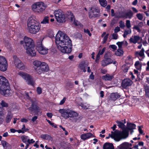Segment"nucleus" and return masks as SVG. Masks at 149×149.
<instances>
[{"label": "nucleus", "instance_id": "f257e3e1", "mask_svg": "<svg viewBox=\"0 0 149 149\" xmlns=\"http://www.w3.org/2000/svg\"><path fill=\"white\" fill-rule=\"evenodd\" d=\"M55 40L58 49L61 52L69 54L72 52L71 40L64 33L59 31L56 36Z\"/></svg>", "mask_w": 149, "mask_h": 149}, {"label": "nucleus", "instance_id": "f03ea898", "mask_svg": "<svg viewBox=\"0 0 149 149\" xmlns=\"http://www.w3.org/2000/svg\"><path fill=\"white\" fill-rule=\"evenodd\" d=\"M116 123L119 127L120 128L123 130L120 131L116 130L114 132H111L112 136L117 141L127 138L129 135V131L126 128L125 125L118 121H116Z\"/></svg>", "mask_w": 149, "mask_h": 149}, {"label": "nucleus", "instance_id": "7ed1b4c3", "mask_svg": "<svg viewBox=\"0 0 149 149\" xmlns=\"http://www.w3.org/2000/svg\"><path fill=\"white\" fill-rule=\"evenodd\" d=\"M41 28L40 23L36 19L34 15L30 16L27 22V29L29 32L32 34H35L40 31Z\"/></svg>", "mask_w": 149, "mask_h": 149}, {"label": "nucleus", "instance_id": "20e7f679", "mask_svg": "<svg viewBox=\"0 0 149 149\" xmlns=\"http://www.w3.org/2000/svg\"><path fill=\"white\" fill-rule=\"evenodd\" d=\"M11 92L8 80L4 77L0 76V93L3 95L8 96Z\"/></svg>", "mask_w": 149, "mask_h": 149}, {"label": "nucleus", "instance_id": "39448f33", "mask_svg": "<svg viewBox=\"0 0 149 149\" xmlns=\"http://www.w3.org/2000/svg\"><path fill=\"white\" fill-rule=\"evenodd\" d=\"M58 112L61 113V116L65 119L69 118H74L79 115L78 113L69 109H61L58 110Z\"/></svg>", "mask_w": 149, "mask_h": 149}, {"label": "nucleus", "instance_id": "423d86ee", "mask_svg": "<svg viewBox=\"0 0 149 149\" xmlns=\"http://www.w3.org/2000/svg\"><path fill=\"white\" fill-rule=\"evenodd\" d=\"M46 6L42 1H38L34 3L31 6L32 10L34 12L41 14L45 10Z\"/></svg>", "mask_w": 149, "mask_h": 149}, {"label": "nucleus", "instance_id": "0eeeda50", "mask_svg": "<svg viewBox=\"0 0 149 149\" xmlns=\"http://www.w3.org/2000/svg\"><path fill=\"white\" fill-rule=\"evenodd\" d=\"M53 13L56 21L59 23L65 22L67 19V17L64 12L61 9L54 10Z\"/></svg>", "mask_w": 149, "mask_h": 149}, {"label": "nucleus", "instance_id": "6e6552de", "mask_svg": "<svg viewBox=\"0 0 149 149\" xmlns=\"http://www.w3.org/2000/svg\"><path fill=\"white\" fill-rule=\"evenodd\" d=\"M18 74L28 84L33 86L35 85V81H33L32 77L29 74L22 71H20L18 72Z\"/></svg>", "mask_w": 149, "mask_h": 149}, {"label": "nucleus", "instance_id": "1a4fd4ad", "mask_svg": "<svg viewBox=\"0 0 149 149\" xmlns=\"http://www.w3.org/2000/svg\"><path fill=\"white\" fill-rule=\"evenodd\" d=\"M100 12L99 8L96 6L92 7L89 13V17L90 18L99 17V13Z\"/></svg>", "mask_w": 149, "mask_h": 149}, {"label": "nucleus", "instance_id": "9d476101", "mask_svg": "<svg viewBox=\"0 0 149 149\" xmlns=\"http://www.w3.org/2000/svg\"><path fill=\"white\" fill-rule=\"evenodd\" d=\"M20 43L23 44L24 48L35 45L33 40L26 36L24 37L23 41H21Z\"/></svg>", "mask_w": 149, "mask_h": 149}, {"label": "nucleus", "instance_id": "9b49d317", "mask_svg": "<svg viewBox=\"0 0 149 149\" xmlns=\"http://www.w3.org/2000/svg\"><path fill=\"white\" fill-rule=\"evenodd\" d=\"M36 49L35 45L24 48L26 50V54L29 56H36Z\"/></svg>", "mask_w": 149, "mask_h": 149}, {"label": "nucleus", "instance_id": "f8f14e48", "mask_svg": "<svg viewBox=\"0 0 149 149\" xmlns=\"http://www.w3.org/2000/svg\"><path fill=\"white\" fill-rule=\"evenodd\" d=\"M37 49L39 52L42 54H46L48 52V49L43 46L41 43H40L37 45Z\"/></svg>", "mask_w": 149, "mask_h": 149}, {"label": "nucleus", "instance_id": "ddd939ff", "mask_svg": "<svg viewBox=\"0 0 149 149\" xmlns=\"http://www.w3.org/2000/svg\"><path fill=\"white\" fill-rule=\"evenodd\" d=\"M49 70V67L48 65L45 62H43L40 68L37 70V73L38 74H40L41 71L47 72Z\"/></svg>", "mask_w": 149, "mask_h": 149}, {"label": "nucleus", "instance_id": "4468645a", "mask_svg": "<svg viewBox=\"0 0 149 149\" xmlns=\"http://www.w3.org/2000/svg\"><path fill=\"white\" fill-rule=\"evenodd\" d=\"M67 18L68 19H70V21L72 24L76 26H81V24L77 20L75 19L72 13H70V14L68 15Z\"/></svg>", "mask_w": 149, "mask_h": 149}, {"label": "nucleus", "instance_id": "2eb2a0df", "mask_svg": "<svg viewBox=\"0 0 149 149\" xmlns=\"http://www.w3.org/2000/svg\"><path fill=\"white\" fill-rule=\"evenodd\" d=\"M132 144L127 142H124L118 146L119 149H130L132 148Z\"/></svg>", "mask_w": 149, "mask_h": 149}, {"label": "nucleus", "instance_id": "dca6fc26", "mask_svg": "<svg viewBox=\"0 0 149 149\" xmlns=\"http://www.w3.org/2000/svg\"><path fill=\"white\" fill-rule=\"evenodd\" d=\"M133 13L131 10H129L127 12L125 13L123 15L117 17L118 18H125L126 19H131L133 16Z\"/></svg>", "mask_w": 149, "mask_h": 149}, {"label": "nucleus", "instance_id": "f3484780", "mask_svg": "<svg viewBox=\"0 0 149 149\" xmlns=\"http://www.w3.org/2000/svg\"><path fill=\"white\" fill-rule=\"evenodd\" d=\"M144 52V50L142 48L139 52H135V55L138 57L140 61H142L145 57Z\"/></svg>", "mask_w": 149, "mask_h": 149}, {"label": "nucleus", "instance_id": "a211bd4d", "mask_svg": "<svg viewBox=\"0 0 149 149\" xmlns=\"http://www.w3.org/2000/svg\"><path fill=\"white\" fill-rule=\"evenodd\" d=\"M29 110L31 112L37 113L39 111V107L36 104L32 103L31 107L29 108Z\"/></svg>", "mask_w": 149, "mask_h": 149}, {"label": "nucleus", "instance_id": "6ab92c4d", "mask_svg": "<svg viewBox=\"0 0 149 149\" xmlns=\"http://www.w3.org/2000/svg\"><path fill=\"white\" fill-rule=\"evenodd\" d=\"M93 137V135L90 133L83 134L81 135L80 136L81 139L84 140H87Z\"/></svg>", "mask_w": 149, "mask_h": 149}, {"label": "nucleus", "instance_id": "aec40b11", "mask_svg": "<svg viewBox=\"0 0 149 149\" xmlns=\"http://www.w3.org/2000/svg\"><path fill=\"white\" fill-rule=\"evenodd\" d=\"M8 64L6 60L1 63H0V70L3 72L6 71L7 69Z\"/></svg>", "mask_w": 149, "mask_h": 149}, {"label": "nucleus", "instance_id": "412c9836", "mask_svg": "<svg viewBox=\"0 0 149 149\" xmlns=\"http://www.w3.org/2000/svg\"><path fill=\"white\" fill-rule=\"evenodd\" d=\"M132 84V81L130 79H125L123 81L122 86L124 88H126L127 87L131 85Z\"/></svg>", "mask_w": 149, "mask_h": 149}, {"label": "nucleus", "instance_id": "4be33fe9", "mask_svg": "<svg viewBox=\"0 0 149 149\" xmlns=\"http://www.w3.org/2000/svg\"><path fill=\"white\" fill-rule=\"evenodd\" d=\"M140 39V37L138 36H132L130 39L129 41L130 43L134 44L138 43Z\"/></svg>", "mask_w": 149, "mask_h": 149}, {"label": "nucleus", "instance_id": "5701e85b", "mask_svg": "<svg viewBox=\"0 0 149 149\" xmlns=\"http://www.w3.org/2000/svg\"><path fill=\"white\" fill-rule=\"evenodd\" d=\"M13 63L15 67L17 68L18 66H19L22 61L16 56L13 57Z\"/></svg>", "mask_w": 149, "mask_h": 149}, {"label": "nucleus", "instance_id": "b1692460", "mask_svg": "<svg viewBox=\"0 0 149 149\" xmlns=\"http://www.w3.org/2000/svg\"><path fill=\"white\" fill-rule=\"evenodd\" d=\"M13 63L15 67L17 68L18 66H19L22 61L16 56L13 57Z\"/></svg>", "mask_w": 149, "mask_h": 149}, {"label": "nucleus", "instance_id": "393cba45", "mask_svg": "<svg viewBox=\"0 0 149 149\" xmlns=\"http://www.w3.org/2000/svg\"><path fill=\"white\" fill-rule=\"evenodd\" d=\"M113 61L110 58H107L101 61V65L103 66H105L112 63Z\"/></svg>", "mask_w": 149, "mask_h": 149}, {"label": "nucleus", "instance_id": "a878e982", "mask_svg": "<svg viewBox=\"0 0 149 149\" xmlns=\"http://www.w3.org/2000/svg\"><path fill=\"white\" fill-rule=\"evenodd\" d=\"M42 63L40 61L36 60L33 62V64L34 66V67L36 71L37 72V70H38L37 68L39 67H40Z\"/></svg>", "mask_w": 149, "mask_h": 149}, {"label": "nucleus", "instance_id": "bb28decb", "mask_svg": "<svg viewBox=\"0 0 149 149\" xmlns=\"http://www.w3.org/2000/svg\"><path fill=\"white\" fill-rule=\"evenodd\" d=\"M13 116V114L10 112H8L6 117L5 120L7 123H9L11 121Z\"/></svg>", "mask_w": 149, "mask_h": 149}, {"label": "nucleus", "instance_id": "cd10ccee", "mask_svg": "<svg viewBox=\"0 0 149 149\" xmlns=\"http://www.w3.org/2000/svg\"><path fill=\"white\" fill-rule=\"evenodd\" d=\"M16 93L17 95L19 97H21V95H23L26 98H28L29 97L27 93H25V92L21 91V90L19 89L17 90Z\"/></svg>", "mask_w": 149, "mask_h": 149}, {"label": "nucleus", "instance_id": "c85d7f7f", "mask_svg": "<svg viewBox=\"0 0 149 149\" xmlns=\"http://www.w3.org/2000/svg\"><path fill=\"white\" fill-rule=\"evenodd\" d=\"M103 149H114L113 144L110 143H106L103 145Z\"/></svg>", "mask_w": 149, "mask_h": 149}, {"label": "nucleus", "instance_id": "c756f323", "mask_svg": "<svg viewBox=\"0 0 149 149\" xmlns=\"http://www.w3.org/2000/svg\"><path fill=\"white\" fill-rule=\"evenodd\" d=\"M113 77L112 75H110L109 74H107L103 76L102 77V79L105 81H111Z\"/></svg>", "mask_w": 149, "mask_h": 149}, {"label": "nucleus", "instance_id": "7c9ffc66", "mask_svg": "<svg viewBox=\"0 0 149 149\" xmlns=\"http://www.w3.org/2000/svg\"><path fill=\"white\" fill-rule=\"evenodd\" d=\"M120 95L117 93H112L110 96V99L113 100H115L119 98Z\"/></svg>", "mask_w": 149, "mask_h": 149}, {"label": "nucleus", "instance_id": "2f4dec72", "mask_svg": "<svg viewBox=\"0 0 149 149\" xmlns=\"http://www.w3.org/2000/svg\"><path fill=\"white\" fill-rule=\"evenodd\" d=\"M47 36L50 38H53L54 37V34L52 29H49L47 31Z\"/></svg>", "mask_w": 149, "mask_h": 149}, {"label": "nucleus", "instance_id": "473e14b6", "mask_svg": "<svg viewBox=\"0 0 149 149\" xmlns=\"http://www.w3.org/2000/svg\"><path fill=\"white\" fill-rule=\"evenodd\" d=\"M135 68L137 70L140 71L141 69L142 64L139 61H136L134 64Z\"/></svg>", "mask_w": 149, "mask_h": 149}, {"label": "nucleus", "instance_id": "72a5a7b5", "mask_svg": "<svg viewBox=\"0 0 149 149\" xmlns=\"http://www.w3.org/2000/svg\"><path fill=\"white\" fill-rule=\"evenodd\" d=\"M109 35V34L108 33L106 34L105 32H103L102 34L101 37H103L104 36L103 41H102V43L103 44H104L106 42Z\"/></svg>", "mask_w": 149, "mask_h": 149}, {"label": "nucleus", "instance_id": "f704fd0d", "mask_svg": "<svg viewBox=\"0 0 149 149\" xmlns=\"http://www.w3.org/2000/svg\"><path fill=\"white\" fill-rule=\"evenodd\" d=\"M136 125L133 123H127V130H132L136 128Z\"/></svg>", "mask_w": 149, "mask_h": 149}, {"label": "nucleus", "instance_id": "c9c22d12", "mask_svg": "<svg viewBox=\"0 0 149 149\" xmlns=\"http://www.w3.org/2000/svg\"><path fill=\"white\" fill-rule=\"evenodd\" d=\"M40 137L42 139L50 140L51 139V137L47 134H42L40 136Z\"/></svg>", "mask_w": 149, "mask_h": 149}, {"label": "nucleus", "instance_id": "e433bc0d", "mask_svg": "<svg viewBox=\"0 0 149 149\" xmlns=\"http://www.w3.org/2000/svg\"><path fill=\"white\" fill-rule=\"evenodd\" d=\"M28 130V129L25 128V126L24 125H23L22 126V128L21 130H18V133H24L25 132H27Z\"/></svg>", "mask_w": 149, "mask_h": 149}, {"label": "nucleus", "instance_id": "4c0bfd02", "mask_svg": "<svg viewBox=\"0 0 149 149\" xmlns=\"http://www.w3.org/2000/svg\"><path fill=\"white\" fill-rule=\"evenodd\" d=\"M123 51L121 49H118L115 52V54L118 56H120L123 54Z\"/></svg>", "mask_w": 149, "mask_h": 149}, {"label": "nucleus", "instance_id": "58836bf2", "mask_svg": "<svg viewBox=\"0 0 149 149\" xmlns=\"http://www.w3.org/2000/svg\"><path fill=\"white\" fill-rule=\"evenodd\" d=\"M17 68L20 70H24L26 68V65L22 62L19 66H18Z\"/></svg>", "mask_w": 149, "mask_h": 149}, {"label": "nucleus", "instance_id": "ea45409f", "mask_svg": "<svg viewBox=\"0 0 149 149\" xmlns=\"http://www.w3.org/2000/svg\"><path fill=\"white\" fill-rule=\"evenodd\" d=\"M28 138L29 136L24 135L22 136L21 137V139L22 142L26 143H27Z\"/></svg>", "mask_w": 149, "mask_h": 149}, {"label": "nucleus", "instance_id": "a19ab883", "mask_svg": "<svg viewBox=\"0 0 149 149\" xmlns=\"http://www.w3.org/2000/svg\"><path fill=\"white\" fill-rule=\"evenodd\" d=\"M99 1L101 6L103 7H105L107 5L106 0H99Z\"/></svg>", "mask_w": 149, "mask_h": 149}, {"label": "nucleus", "instance_id": "79ce46f5", "mask_svg": "<svg viewBox=\"0 0 149 149\" xmlns=\"http://www.w3.org/2000/svg\"><path fill=\"white\" fill-rule=\"evenodd\" d=\"M87 66L86 64H81L79 65V68L80 69L82 70L84 72H85L86 71L85 68L87 67Z\"/></svg>", "mask_w": 149, "mask_h": 149}, {"label": "nucleus", "instance_id": "37998d69", "mask_svg": "<svg viewBox=\"0 0 149 149\" xmlns=\"http://www.w3.org/2000/svg\"><path fill=\"white\" fill-rule=\"evenodd\" d=\"M1 143L3 147L5 148H6L9 146V144L5 141L2 140Z\"/></svg>", "mask_w": 149, "mask_h": 149}, {"label": "nucleus", "instance_id": "c03bdc74", "mask_svg": "<svg viewBox=\"0 0 149 149\" xmlns=\"http://www.w3.org/2000/svg\"><path fill=\"white\" fill-rule=\"evenodd\" d=\"M131 33V30L130 29H129L127 30H125L124 32V34L123 36L124 38H125L126 36L129 34H130Z\"/></svg>", "mask_w": 149, "mask_h": 149}, {"label": "nucleus", "instance_id": "a18cd8bd", "mask_svg": "<svg viewBox=\"0 0 149 149\" xmlns=\"http://www.w3.org/2000/svg\"><path fill=\"white\" fill-rule=\"evenodd\" d=\"M126 62L131 65L132 64V59L130 56H128L126 60Z\"/></svg>", "mask_w": 149, "mask_h": 149}, {"label": "nucleus", "instance_id": "49530a36", "mask_svg": "<svg viewBox=\"0 0 149 149\" xmlns=\"http://www.w3.org/2000/svg\"><path fill=\"white\" fill-rule=\"evenodd\" d=\"M80 106L84 109H87L89 107V105L85 103H81Z\"/></svg>", "mask_w": 149, "mask_h": 149}, {"label": "nucleus", "instance_id": "de8ad7c7", "mask_svg": "<svg viewBox=\"0 0 149 149\" xmlns=\"http://www.w3.org/2000/svg\"><path fill=\"white\" fill-rule=\"evenodd\" d=\"M49 17H44L42 21L41 22V23L42 24H46L49 23Z\"/></svg>", "mask_w": 149, "mask_h": 149}, {"label": "nucleus", "instance_id": "09e8293b", "mask_svg": "<svg viewBox=\"0 0 149 149\" xmlns=\"http://www.w3.org/2000/svg\"><path fill=\"white\" fill-rule=\"evenodd\" d=\"M126 25L127 28L129 29H130L131 26V25L130 22V20H127L126 21Z\"/></svg>", "mask_w": 149, "mask_h": 149}, {"label": "nucleus", "instance_id": "8fccbe9b", "mask_svg": "<svg viewBox=\"0 0 149 149\" xmlns=\"http://www.w3.org/2000/svg\"><path fill=\"white\" fill-rule=\"evenodd\" d=\"M136 16L139 20H143V17L142 14L138 13L136 14Z\"/></svg>", "mask_w": 149, "mask_h": 149}, {"label": "nucleus", "instance_id": "3c124183", "mask_svg": "<svg viewBox=\"0 0 149 149\" xmlns=\"http://www.w3.org/2000/svg\"><path fill=\"white\" fill-rule=\"evenodd\" d=\"M35 142V141L33 140V139H30L29 137V138L28 139V140L27 141V144L29 145L30 144L32 143H33Z\"/></svg>", "mask_w": 149, "mask_h": 149}, {"label": "nucleus", "instance_id": "603ef678", "mask_svg": "<svg viewBox=\"0 0 149 149\" xmlns=\"http://www.w3.org/2000/svg\"><path fill=\"white\" fill-rule=\"evenodd\" d=\"M6 60H7L4 57L0 56V63H2Z\"/></svg>", "mask_w": 149, "mask_h": 149}, {"label": "nucleus", "instance_id": "864d4df0", "mask_svg": "<svg viewBox=\"0 0 149 149\" xmlns=\"http://www.w3.org/2000/svg\"><path fill=\"white\" fill-rule=\"evenodd\" d=\"M123 42H118L116 43V45H117L119 49H121L122 48V46H123Z\"/></svg>", "mask_w": 149, "mask_h": 149}, {"label": "nucleus", "instance_id": "5fc2aeb1", "mask_svg": "<svg viewBox=\"0 0 149 149\" xmlns=\"http://www.w3.org/2000/svg\"><path fill=\"white\" fill-rule=\"evenodd\" d=\"M37 92L38 94H40L42 92V89L39 87H38L37 88Z\"/></svg>", "mask_w": 149, "mask_h": 149}, {"label": "nucleus", "instance_id": "6e6d98bb", "mask_svg": "<svg viewBox=\"0 0 149 149\" xmlns=\"http://www.w3.org/2000/svg\"><path fill=\"white\" fill-rule=\"evenodd\" d=\"M1 104L3 107H7L8 104L4 101H2Z\"/></svg>", "mask_w": 149, "mask_h": 149}, {"label": "nucleus", "instance_id": "4d7b16f0", "mask_svg": "<svg viewBox=\"0 0 149 149\" xmlns=\"http://www.w3.org/2000/svg\"><path fill=\"white\" fill-rule=\"evenodd\" d=\"M120 27L121 28H124L125 26L124 23L122 21H120L119 22Z\"/></svg>", "mask_w": 149, "mask_h": 149}, {"label": "nucleus", "instance_id": "13d9d810", "mask_svg": "<svg viewBox=\"0 0 149 149\" xmlns=\"http://www.w3.org/2000/svg\"><path fill=\"white\" fill-rule=\"evenodd\" d=\"M118 35L117 33H115L112 35V36L113 39L116 40L118 38Z\"/></svg>", "mask_w": 149, "mask_h": 149}, {"label": "nucleus", "instance_id": "bf43d9fd", "mask_svg": "<svg viewBox=\"0 0 149 149\" xmlns=\"http://www.w3.org/2000/svg\"><path fill=\"white\" fill-rule=\"evenodd\" d=\"M133 28L134 29H135L136 30L138 31V32H140L141 31V30L140 28H139V26H135Z\"/></svg>", "mask_w": 149, "mask_h": 149}, {"label": "nucleus", "instance_id": "052dcab7", "mask_svg": "<svg viewBox=\"0 0 149 149\" xmlns=\"http://www.w3.org/2000/svg\"><path fill=\"white\" fill-rule=\"evenodd\" d=\"M66 100V98L65 97H63V99L61 101L59 104L60 105H61L65 103Z\"/></svg>", "mask_w": 149, "mask_h": 149}, {"label": "nucleus", "instance_id": "680f3d73", "mask_svg": "<svg viewBox=\"0 0 149 149\" xmlns=\"http://www.w3.org/2000/svg\"><path fill=\"white\" fill-rule=\"evenodd\" d=\"M120 30V28L118 26L116 27L114 29V31L115 33H117L119 32Z\"/></svg>", "mask_w": 149, "mask_h": 149}, {"label": "nucleus", "instance_id": "e2e57ef3", "mask_svg": "<svg viewBox=\"0 0 149 149\" xmlns=\"http://www.w3.org/2000/svg\"><path fill=\"white\" fill-rule=\"evenodd\" d=\"M84 32L85 33H87L89 36H91V34L88 29H84Z\"/></svg>", "mask_w": 149, "mask_h": 149}, {"label": "nucleus", "instance_id": "0e129e2a", "mask_svg": "<svg viewBox=\"0 0 149 149\" xmlns=\"http://www.w3.org/2000/svg\"><path fill=\"white\" fill-rule=\"evenodd\" d=\"M106 49L105 47L103 48L101 51H100L98 53L100 55H102V54L104 53Z\"/></svg>", "mask_w": 149, "mask_h": 149}, {"label": "nucleus", "instance_id": "69168bd1", "mask_svg": "<svg viewBox=\"0 0 149 149\" xmlns=\"http://www.w3.org/2000/svg\"><path fill=\"white\" fill-rule=\"evenodd\" d=\"M100 55L99 53H98L95 59V61L97 63L98 62V61L100 58Z\"/></svg>", "mask_w": 149, "mask_h": 149}, {"label": "nucleus", "instance_id": "338daca9", "mask_svg": "<svg viewBox=\"0 0 149 149\" xmlns=\"http://www.w3.org/2000/svg\"><path fill=\"white\" fill-rule=\"evenodd\" d=\"M110 47L114 50H116L117 48V46L116 45H110Z\"/></svg>", "mask_w": 149, "mask_h": 149}, {"label": "nucleus", "instance_id": "774afa93", "mask_svg": "<svg viewBox=\"0 0 149 149\" xmlns=\"http://www.w3.org/2000/svg\"><path fill=\"white\" fill-rule=\"evenodd\" d=\"M145 92L146 95L148 96H149V88L146 89Z\"/></svg>", "mask_w": 149, "mask_h": 149}]
</instances>
